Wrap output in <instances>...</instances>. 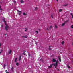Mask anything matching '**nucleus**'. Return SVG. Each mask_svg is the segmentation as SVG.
<instances>
[{
	"instance_id": "obj_1",
	"label": "nucleus",
	"mask_w": 73,
	"mask_h": 73,
	"mask_svg": "<svg viewBox=\"0 0 73 73\" xmlns=\"http://www.w3.org/2000/svg\"><path fill=\"white\" fill-rule=\"evenodd\" d=\"M3 21L4 22V23L6 25L5 26V29L6 31H8V29L9 28V26H8V25H7V22H6V21L5 20H3Z\"/></svg>"
},
{
	"instance_id": "obj_2",
	"label": "nucleus",
	"mask_w": 73,
	"mask_h": 73,
	"mask_svg": "<svg viewBox=\"0 0 73 73\" xmlns=\"http://www.w3.org/2000/svg\"><path fill=\"white\" fill-rule=\"evenodd\" d=\"M53 65H54V66H55V64H51L50 66H48V67L49 69H50V68H52V66Z\"/></svg>"
},
{
	"instance_id": "obj_3",
	"label": "nucleus",
	"mask_w": 73,
	"mask_h": 73,
	"mask_svg": "<svg viewBox=\"0 0 73 73\" xmlns=\"http://www.w3.org/2000/svg\"><path fill=\"white\" fill-rule=\"evenodd\" d=\"M17 11L18 12L19 15V16H20V15H21V13L22 12L21 11H19V10H17Z\"/></svg>"
},
{
	"instance_id": "obj_4",
	"label": "nucleus",
	"mask_w": 73,
	"mask_h": 73,
	"mask_svg": "<svg viewBox=\"0 0 73 73\" xmlns=\"http://www.w3.org/2000/svg\"><path fill=\"white\" fill-rule=\"evenodd\" d=\"M52 26H51L50 27L49 29L47 28L46 30H47V31H49V29H52Z\"/></svg>"
},
{
	"instance_id": "obj_5",
	"label": "nucleus",
	"mask_w": 73,
	"mask_h": 73,
	"mask_svg": "<svg viewBox=\"0 0 73 73\" xmlns=\"http://www.w3.org/2000/svg\"><path fill=\"white\" fill-rule=\"evenodd\" d=\"M69 21V19L68 20H66V21L64 22V23L65 24L67 23V22H68Z\"/></svg>"
},
{
	"instance_id": "obj_6",
	"label": "nucleus",
	"mask_w": 73,
	"mask_h": 73,
	"mask_svg": "<svg viewBox=\"0 0 73 73\" xmlns=\"http://www.w3.org/2000/svg\"><path fill=\"white\" fill-rule=\"evenodd\" d=\"M20 2H21V4H22V3H24V1L23 0H21L20 1Z\"/></svg>"
},
{
	"instance_id": "obj_7",
	"label": "nucleus",
	"mask_w": 73,
	"mask_h": 73,
	"mask_svg": "<svg viewBox=\"0 0 73 73\" xmlns=\"http://www.w3.org/2000/svg\"><path fill=\"white\" fill-rule=\"evenodd\" d=\"M58 58H59V60L60 62H61V58H60V57H59Z\"/></svg>"
},
{
	"instance_id": "obj_8",
	"label": "nucleus",
	"mask_w": 73,
	"mask_h": 73,
	"mask_svg": "<svg viewBox=\"0 0 73 73\" xmlns=\"http://www.w3.org/2000/svg\"><path fill=\"white\" fill-rule=\"evenodd\" d=\"M52 61L53 62H55L56 61V60L54 59H53L52 60Z\"/></svg>"
},
{
	"instance_id": "obj_9",
	"label": "nucleus",
	"mask_w": 73,
	"mask_h": 73,
	"mask_svg": "<svg viewBox=\"0 0 73 73\" xmlns=\"http://www.w3.org/2000/svg\"><path fill=\"white\" fill-rule=\"evenodd\" d=\"M62 45H64L65 44V42L64 41H62L61 43Z\"/></svg>"
},
{
	"instance_id": "obj_10",
	"label": "nucleus",
	"mask_w": 73,
	"mask_h": 73,
	"mask_svg": "<svg viewBox=\"0 0 73 73\" xmlns=\"http://www.w3.org/2000/svg\"><path fill=\"white\" fill-rule=\"evenodd\" d=\"M21 59V56H20L19 58V61H20Z\"/></svg>"
},
{
	"instance_id": "obj_11",
	"label": "nucleus",
	"mask_w": 73,
	"mask_h": 73,
	"mask_svg": "<svg viewBox=\"0 0 73 73\" xmlns=\"http://www.w3.org/2000/svg\"><path fill=\"white\" fill-rule=\"evenodd\" d=\"M11 53H12V50H10V52H9V54H11Z\"/></svg>"
},
{
	"instance_id": "obj_12",
	"label": "nucleus",
	"mask_w": 73,
	"mask_h": 73,
	"mask_svg": "<svg viewBox=\"0 0 73 73\" xmlns=\"http://www.w3.org/2000/svg\"><path fill=\"white\" fill-rule=\"evenodd\" d=\"M17 58H16L15 60V62H17Z\"/></svg>"
},
{
	"instance_id": "obj_13",
	"label": "nucleus",
	"mask_w": 73,
	"mask_h": 73,
	"mask_svg": "<svg viewBox=\"0 0 73 73\" xmlns=\"http://www.w3.org/2000/svg\"><path fill=\"white\" fill-rule=\"evenodd\" d=\"M23 15H24L25 16H26L27 15V14L25 13H23Z\"/></svg>"
},
{
	"instance_id": "obj_14",
	"label": "nucleus",
	"mask_w": 73,
	"mask_h": 73,
	"mask_svg": "<svg viewBox=\"0 0 73 73\" xmlns=\"http://www.w3.org/2000/svg\"><path fill=\"white\" fill-rule=\"evenodd\" d=\"M2 52H3V50H0V54H1V53H2Z\"/></svg>"
},
{
	"instance_id": "obj_15",
	"label": "nucleus",
	"mask_w": 73,
	"mask_h": 73,
	"mask_svg": "<svg viewBox=\"0 0 73 73\" xmlns=\"http://www.w3.org/2000/svg\"><path fill=\"white\" fill-rule=\"evenodd\" d=\"M5 66H6V65H5V64H4L3 66L4 69H5Z\"/></svg>"
},
{
	"instance_id": "obj_16",
	"label": "nucleus",
	"mask_w": 73,
	"mask_h": 73,
	"mask_svg": "<svg viewBox=\"0 0 73 73\" xmlns=\"http://www.w3.org/2000/svg\"><path fill=\"white\" fill-rule=\"evenodd\" d=\"M37 9H38V8H37V7H35V11L37 10Z\"/></svg>"
},
{
	"instance_id": "obj_17",
	"label": "nucleus",
	"mask_w": 73,
	"mask_h": 73,
	"mask_svg": "<svg viewBox=\"0 0 73 73\" xmlns=\"http://www.w3.org/2000/svg\"><path fill=\"white\" fill-rule=\"evenodd\" d=\"M50 47H51V46H49V50H52L51 49V48H50Z\"/></svg>"
},
{
	"instance_id": "obj_18",
	"label": "nucleus",
	"mask_w": 73,
	"mask_h": 73,
	"mask_svg": "<svg viewBox=\"0 0 73 73\" xmlns=\"http://www.w3.org/2000/svg\"><path fill=\"white\" fill-rule=\"evenodd\" d=\"M65 24L64 23H63L62 24V27H63V26H64V25H65Z\"/></svg>"
},
{
	"instance_id": "obj_19",
	"label": "nucleus",
	"mask_w": 73,
	"mask_h": 73,
	"mask_svg": "<svg viewBox=\"0 0 73 73\" xmlns=\"http://www.w3.org/2000/svg\"><path fill=\"white\" fill-rule=\"evenodd\" d=\"M55 28H57V25H55Z\"/></svg>"
},
{
	"instance_id": "obj_20",
	"label": "nucleus",
	"mask_w": 73,
	"mask_h": 73,
	"mask_svg": "<svg viewBox=\"0 0 73 73\" xmlns=\"http://www.w3.org/2000/svg\"><path fill=\"white\" fill-rule=\"evenodd\" d=\"M68 4H66L64 5V6H68Z\"/></svg>"
},
{
	"instance_id": "obj_21",
	"label": "nucleus",
	"mask_w": 73,
	"mask_h": 73,
	"mask_svg": "<svg viewBox=\"0 0 73 73\" xmlns=\"http://www.w3.org/2000/svg\"><path fill=\"white\" fill-rule=\"evenodd\" d=\"M25 51H24V52H23V54L24 55H25V54H26L25 53Z\"/></svg>"
},
{
	"instance_id": "obj_22",
	"label": "nucleus",
	"mask_w": 73,
	"mask_h": 73,
	"mask_svg": "<svg viewBox=\"0 0 73 73\" xmlns=\"http://www.w3.org/2000/svg\"><path fill=\"white\" fill-rule=\"evenodd\" d=\"M0 10H1V11H2V10H3V9H1V6L0 5Z\"/></svg>"
},
{
	"instance_id": "obj_23",
	"label": "nucleus",
	"mask_w": 73,
	"mask_h": 73,
	"mask_svg": "<svg viewBox=\"0 0 73 73\" xmlns=\"http://www.w3.org/2000/svg\"><path fill=\"white\" fill-rule=\"evenodd\" d=\"M59 12H62V9H60L59 10Z\"/></svg>"
},
{
	"instance_id": "obj_24",
	"label": "nucleus",
	"mask_w": 73,
	"mask_h": 73,
	"mask_svg": "<svg viewBox=\"0 0 73 73\" xmlns=\"http://www.w3.org/2000/svg\"><path fill=\"white\" fill-rule=\"evenodd\" d=\"M58 64V63H57V62H56L55 63V65H57Z\"/></svg>"
},
{
	"instance_id": "obj_25",
	"label": "nucleus",
	"mask_w": 73,
	"mask_h": 73,
	"mask_svg": "<svg viewBox=\"0 0 73 73\" xmlns=\"http://www.w3.org/2000/svg\"><path fill=\"white\" fill-rule=\"evenodd\" d=\"M16 65H17V66L18 65H19V63H16Z\"/></svg>"
},
{
	"instance_id": "obj_26",
	"label": "nucleus",
	"mask_w": 73,
	"mask_h": 73,
	"mask_svg": "<svg viewBox=\"0 0 73 73\" xmlns=\"http://www.w3.org/2000/svg\"><path fill=\"white\" fill-rule=\"evenodd\" d=\"M14 68H13V67H12V68H11V69L12 70H13V69Z\"/></svg>"
},
{
	"instance_id": "obj_27",
	"label": "nucleus",
	"mask_w": 73,
	"mask_h": 73,
	"mask_svg": "<svg viewBox=\"0 0 73 73\" xmlns=\"http://www.w3.org/2000/svg\"><path fill=\"white\" fill-rule=\"evenodd\" d=\"M13 2L14 3V4H16V1L15 0H14Z\"/></svg>"
},
{
	"instance_id": "obj_28",
	"label": "nucleus",
	"mask_w": 73,
	"mask_h": 73,
	"mask_svg": "<svg viewBox=\"0 0 73 73\" xmlns=\"http://www.w3.org/2000/svg\"><path fill=\"white\" fill-rule=\"evenodd\" d=\"M71 28H73V25L71 26Z\"/></svg>"
},
{
	"instance_id": "obj_29",
	"label": "nucleus",
	"mask_w": 73,
	"mask_h": 73,
	"mask_svg": "<svg viewBox=\"0 0 73 73\" xmlns=\"http://www.w3.org/2000/svg\"><path fill=\"white\" fill-rule=\"evenodd\" d=\"M70 14L71 15V16L73 15V13H71Z\"/></svg>"
},
{
	"instance_id": "obj_30",
	"label": "nucleus",
	"mask_w": 73,
	"mask_h": 73,
	"mask_svg": "<svg viewBox=\"0 0 73 73\" xmlns=\"http://www.w3.org/2000/svg\"><path fill=\"white\" fill-rule=\"evenodd\" d=\"M25 29H26L25 30V32H26L27 31V29H28L27 28H25Z\"/></svg>"
},
{
	"instance_id": "obj_31",
	"label": "nucleus",
	"mask_w": 73,
	"mask_h": 73,
	"mask_svg": "<svg viewBox=\"0 0 73 73\" xmlns=\"http://www.w3.org/2000/svg\"><path fill=\"white\" fill-rule=\"evenodd\" d=\"M68 68H70V67L69 66H68Z\"/></svg>"
},
{
	"instance_id": "obj_32",
	"label": "nucleus",
	"mask_w": 73,
	"mask_h": 73,
	"mask_svg": "<svg viewBox=\"0 0 73 73\" xmlns=\"http://www.w3.org/2000/svg\"><path fill=\"white\" fill-rule=\"evenodd\" d=\"M51 17L52 18H53V16L52 15H51Z\"/></svg>"
},
{
	"instance_id": "obj_33",
	"label": "nucleus",
	"mask_w": 73,
	"mask_h": 73,
	"mask_svg": "<svg viewBox=\"0 0 73 73\" xmlns=\"http://www.w3.org/2000/svg\"><path fill=\"white\" fill-rule=\"evenodd\" d=\"M36 32L37 33H38V31H36Z\"/></svg>"
},
{
	"instance_id": "obj_34",
	"label": "nucleus",
	"mask_w": 73,
	"mask_h": 73,
	"mask_svg": "<svg viewBox=\"0 0 73 73\" xmlns=\"http://www.w3.org/2000/svg\"><path fill=\"white\" fill-rule=\"evenodd\" d=\"M55 66V67H57V65H55V66Z\"/></svg>"
},
{
	"instance_id": "obj_35",
	"label": "nucleus",
	"mask_w": 73,
	"mask_h": 73,
	"mask_svg": "<svg viewBox=\"0 0 73 73\" xmlns=\"http://www.w3.org/2000/svg\"><path fill=\"white\" fill-rule=\"evenodd\" d=\"M29 57H30V56H31V55H30V54H29Z\"/></svg>"
},
{
	"instance_id": "obj_36",
	"label": "nucleus",
	"mask_w": 73,
	"mask_h": 73,
	"mask_svg": "<svg viewBox=\"0 0 73 73\" xmlns=\"http://www.w3.org/2000/svg\"><path fill=\"white\" fill-rule=\"evenodd\" d=\"M25 38H27V36H25Z\"/></svg>"
},
{
	"instance_id": "obj_37",
	"label": "nucleus",
	"mask_w": 73,
	"mask_h": 73,
	"mask_svg": "<svg viewBox=\"0 0 73 73\" xmlns=\"http://www.w3.org/2000/svg\"><path fill=\"white\" fill-rule=\"evenodd\" d=\"M1 27H3V25H2Z\"/></svg>"
},
{
	"instance_id": "obj_38",
	"label": "nucleus",
	"mask_w": 73,
	"mask_h": 73,
	"mask_svg": "<svg viewBox=\"0 0 73 73\" xmlns=\"http://www.w3.org/2000/svg\"><path fill=\"white\" fill-rule=\"evenodd\" d=\"M58 60H57V61L56 62H57V63H58Z\"/></svg>"
},
{
	"instance_id": "obj_39",
	"label": "nucleus",
	"mask_w": 73,
	"mask_h": 73,
	"mask_svg": "<svg viewBox=\"0 0 73 73\" xmlns=\"http://www.w3.org/2000/svg\"><path fill=\"white\" fill-rule=\"evenodd\" d=\"M72 18H73V15H72Z\"/></svg>"
},
{
	"instance_id": "obj_40",
	"label": "nucleus",
	"mask_w": 73,
	"mask_h": 73,
	"mask_svg": "<svg viewBox=\"0 0 73 73\" xmlns=\"http://www.w3.org/2000/svg\"><path fill=\"white\" fill-rule=\"evenodd\" d=\"M1 43H0V47L1 46Z\"/></svg>"
},
{
	"instance_id": "obj_41",
	"label": "nucleus",
	"mask_w": 73,
	"mask_h": 73,
	"mask_svg": "<svg viewBox=\"0 0 73 73\" xmlns=\"http://www.w3.org/2000/svg\"><path fill=\"white\" fill-rule=\"evenodd\" d=\"M55 67V69H57V67Z\"/></svg>"
},
{
	"instance_id": "obj_42",
	"label": "nucleus",
	"mask_w": 73,
	"mask_h": 73,
	"mask_svg": "<svg viewBox=\"0 0 73 73\" xmlns=\"http://www.w3.org/2000/svg\"><path fill=\"white\" fill-rule=\"evenodd\" d=\"M36 45H37V44L36 43Z\"/></svg>"
},
{
	"instance_id": "obj_43",
	"label": "nucleus",
	"mask_w": 73,
	"mask_h": 73,
	"mask_svg": "<svg viewBox=\"0 0 73 73\" xmlns=\"http://www.w3.org/2000/svg\"><path fill=\"white\" fill-rule=\"evenodd\" d=\"M56 1H58V0H56Z\"/></svg>"
},
{
	"instance_id": "obj_44",
	"label": "nucleus",
	"mask_w": 73,
	"mask_h": 73,
	"mask_svg": "<svg viewBox=\"0 0 73 73\" xmlns=\"http://www.w3.org/2000/svg\"><path fill=\"white\" fill-rule=\"evenodd\" d=\"M25 36H23L22 37H23V38L24 37V38H25Z\"/></svg>"
},
{
	"instance_id": "obj_45",
	"label": "nucleus",
	"mask_w": 73,
	"mask_h": 73,
	"mask_svg": "<svg viewBox=\"0 0 73 73\" xmlns=\"http://www.w3.org/2000/svg\"><path fill=\"white\" fill-rule=\"evenodd\" d=\"M7 35V34H5V35Z\"/></svg>"
},
{
	"instance_id": "obj_46",
	"label": "nucleus",
	"mask_w": 73,
	"mask_h": 73,
	"mask_svg": "<svg viewBox=\"0 0 73 73\" xmlns=\"http://www.w3.org/2000/svg\"><path fill=\"white\" fill-rule=\"evenodd\" d=\"M38 30H39V31H40V29H39Z\"/></svg>"
},
{
	"instance_id": "obj_47",
	"label": "nucleus",
	"mask_w": 73,
	"mask_h": 73,
	"mask_svg": "<svg viewBox=\"0 0 73 73\" xmlns=\"http://www.w3.org/2000/svg\"><path fill=\"white\" fill-rule=\"evenodd\" d=\"M58 71H59V69H58Z\"/></svg>"
}]
</instances>
